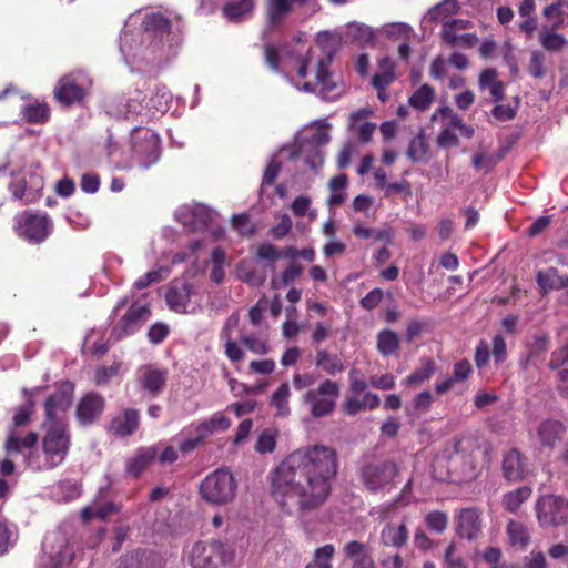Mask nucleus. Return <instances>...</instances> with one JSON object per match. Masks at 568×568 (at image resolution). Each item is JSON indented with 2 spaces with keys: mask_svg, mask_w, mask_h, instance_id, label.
Here are the masks:
<instances>
[{
  "mask_svg": "<svg viewBox=\"0 0 568 568\" xmlns=\"http://www.w3.org/2000/svg\"><path fill=\"white\" fill-rule=\"evenodd\" d=\"M73 393L74 385L71 382H62L58 385L55 392L47 398L44 403V435L42 438L43 457H27V464L31 469H53L64 462L70 447L65 414L72 404Z\"/></svg>",
  "mask_w": 568,
  "mask_h": 568,
  "instance_id": "obj_4",
  "label": "nucleus"
},
{
  "mask_svg": "<svg viewBox=\"0 0 568 568\" xmlns=\"http://www.w3.org/2000/svg\"><path fill=\"white\" fill-rule=\"evenodd\" d=\"M556 28L544 27L540 31V43L549 51H558L565 44V38L555 31Z\"/></svg>",
  "mask_w": 568,
  "mask_h": 568,
  "instance_id": "obj_55",
  "label": "nucleus"
},
{
  "mask_svg": "<svg viewBox=\"0 0 568 568\" xmlns=\"http://www.w3.org/2000/svg\"><path fill=\"white\" fill-rule=\"evenodd\" d=\"M399 347V337L396 332L383 329L377 335V351L383 356L394 354Z\"/></svg>",
  "mask_w": 568,
  "mask_h": 568,
  "instance_id": "obj_48",
  "label": "nucleus"
},
{
  "mask_svg": "<svg viewBox=\"0 0 568 568\" xmlns=\"http://www.w3.org/2000/svg\"><path fill=\"white\" fill-rule=\"evenodd\" d=\"M179 30L160 12L136 11L125 21L120 50L131 71H146L166 62L176 53Z\"/></svg>",
  "mask_w": 568,
  "mask_h": 568,
  "instance_id": "obj_2",
  "label": "nucleus"
},
{
  "mask_svg": "<svg viewBox=\"0 0 568 568\" xmlns=\"http://www.w3.org/2000/svg\"><path fill=\"white\" fill-rule=\"evenodd\" d=\"M540 527H556L568 523V501L560 496L545 495L535 505Z\"/></svg>",
  "mask_w": 568,
  "mask_h": 568,
  "instance_id": "obj_17",
  "label": "nucleus"
},
{
  "mask_svg": "<svg viewBox=\"0 0 568 568\" xmlns=\"http://www.w3.org/2000/svg\"><path fill=\"white\" fill-rule=\"evenodd\" d=\"M372 111L367 108L359 109L349 115L348 129L361 143H368L376 130V125L368 121Z\"/></svg>",
  "mask_w": 568,
  "mask_h": 568,
  "instance_id": "obj_25",
  "label": "nucleus"
},
{
  "mask_svg": "<svg viewBox=\"0 0 568 568\" xmlns=\"http://www.w3.org/2000/svg\"><path fill=\"white\" fill-rule=\"evenodd\" d=\"M339 389L337 382L326 378L316 388L308 389L302 400L310 407V414L313 417H325L335 410Z\"/></svg>",
  "mask_w": 568,
  "mask_h": 568,
  "instance_id": "obj_12",
  "label": "nucleus"
},
{
  "mask_svg": "<svg viewBox=\"0 0 568 568\" xmlns=\"http://www.w3.org/2000/svg\"><path fill=\"white\" fill-rule=\"evenodd\" d=\"M315 364L328 375H336L346 368L339 356L329 354L326 349L317 351Z\"/></svg>",
  "mask_w": 568,
  "mask_h": 568,
  "instance_id": "obj_43",
  "label": "nucleus"
},
{
  "mask_svg": "<svg viewBox=\"0 0 568 568\" xmlns=\"http://www.w3.org/2000/svg\"><path fill=\"white\" fill-rule=\"evenodd\" d=\"M142 389L151 397H156L164 388L168 372L153 366H143L136 372Z\"/></svg>",
  "mask_w": 568,
  "mask_h": 568,
  "instance_id": "obj_23",
  "label": "nucleus"
},
{
  "mask_svg": "<svg viewBox=\"0 0 568 568\" xmlns=\"http://www.w3.org/2000/svg\"><path fill=\"white\" fill-rule=\"evenodd\" d=\"M234 552L220 540L195 542L187 554L192 568H219L233 560Z\"/></svg>",
  "mask_w": 568,
  "mask_h": 568,
  "instance_id": "obj_11",
  "label": "nucleus"
},
{
  "mask_svg": "<svg viewBox=\"0 0 568 568\" xmlns=\"http://www.w3.org/2000/svg\"><path fill=\"white\" fill-rule=\"evenodd\" d=\"M168 273L169 268L166 267H160L158 270L149 271L134 282V288L143 290L153 283H159L165 278Z\"/></svg>",
  "mask_w": 568,
  "mask_h": 568,
  "instance_id": "obj_58",
  "label": "nucleus"
},
{
  "mask_svg": "<svg viewBox=\"0 0 568 568\" xmlns=\"http://www.w3.org/2000/svg\"><path fill=\"white\" fill-rule=\"evenodd\" d=\"M240 342L253 354L266 355L270 351L268 339L265 336L255 334H242Z\"/></svg>",
  "mask_w": 568,
  "mask_h": 568,
  "instance_id": "obj_51",
  "label": "nucleus"
},
{
  "mask_svg": "<svg viewBox=\"0 0 568 568\" xmlns=\"http://www.w3.org/2000/svg\"><path fill=\"white\" fill-rule=\"evenodd\" d=\"M158 450L155 446L142 447L126 462V474L139 477L142 471L155 459Z\"/></svg>",
  "mask_w": 568,
  "mask_h": 568,
  "instance_id": "obj_32",
  "label": "nucleus"
},
{
  "mask_svg": "<svg viewBox=\"0 0 568 568\" xmlns=\"http://www.w3.org/2000/svg\"><path fill=\"white\" fill-rule=\"evenodd\" d=\"M359 153L358 145L355 141H347L337 156V165L339 169L346 168L354 155Z\"/></svg>",
  "mask_w": 568,
  "mask_h": 568,
  "instance_id": "obj_62",
  "label": "nucleus"
},
{
  "mask_svg": "<svg viewBox=\"0 0 568 568\" xmlns=\"http://www.w3.org/2000/svg\"><path fill=\"white\" fill-rule=\"evenodd\" d=\"M335 554V547L327 544L315 550L313 560L305 568H332L331 560Z\"/></svg>",
  "mask_w": 568,
  "mask_h": 568,
  "instance_id": "obj_54",
  "label": "nucleus"
},
{
  "mask_svg": "<svg viewBox=\"0 0 568 568\" xmlns=\"http://www.w3.org/2000/svg\"><path fill=\"white\" fill-rule=\"evenodd\" d=\"M478 84L481 90L488 89L495 101L504 99V84L497 79V71L495 69H485L481 71Z\"/></svg>",
  "mask_w": 568,
  "mask_h": 568,
  "instance_id": "obj_39",
  "label": "nucleus"
},
{
  "mask_svg": "<svg viewBox=\"0 0 568 568\" xmlns=\"http://www.w3.org/2000/svg\"><path fill=\"white\" fill-rule=\"evenodd\" d=\"M140 425V414L134 408H126L112 417L108 430L118 437H129Z\"/></svg>",
  "mask_w": 568,
  "mask_h": 568,
  "instance_id": "obj_24",
  "label": "nucleus"
},
{
  "mask_svg": "<svg viewBox=\"0 0 568 568\" xmlns=\"http://www.w3.org/2000/svg\"><path fill=\"white\" fill-rule=\"evenodd\" d=\"M256 256L261 260L268 261L271 263V270L274 271V263L281 257V253L273 244L265 242L257 246Z\"/></svg>",
  "mask_w": 568,
  "mask_h": 568,
  "instance_id": "obj_64",
  "label": "nucleus"
},
{
  "mask_svg": "<svg viewBox=\"0 0 568 568\" xmlns=\"http://www.w3.org/2000/svg\"><path fill=\"white\" fill-rule=\"evenodd\" d=\"M23 116L28 122L41 123L49 118V108L45 103H36L24 106Z\"/></svg>",
  "mask_w": 568,
  "mask_h": 568,
  "instance_id": "obj_56",
  "label": "nucleus"
},
{
  "mask_svg": "<svg viewBox=\"0 0 568 568\" xmlns=\"http://www.w3.org/2000/svg\"><path fill=\"white\" fill-rule=\"evenodd\" d=\"M462 0H443L432 7L422 19V24L427 28L428 23L447 21L450 16L457 14L462 10Z\"/></svg>",
  "mask_w": 568,
  "mask_h": 568,
  "instance_id": "obj_27",
  "label": "nucleus"
},
{
  "mask_svg": "<svg viewBox=\"0 0 568 568\" xmlns=\"http://www.w3.org/2000/svg\"><path fill=\"white\" fill-rule=\"evenodd\" d=\"M130 159L124 168L148 169L160 159L159 135L148 128H134L130 141Z\"/></svg>",
  "mask_w": 568,
  "mask_h": 568,
  "instance_id": "obj_9",
  "label": "nucleus"
},
{
  "mask_svg": "<svg viewBox=\"0 0 568 568\" xmlns=\"http://www.w3.org/2000/svg\"><path fill=\"white\" fill-rule=\"evenodd\" d=\"M384 32L388 38L407 40L412 37L413 28L404 22H394L386 24Z\"/></svg>",
  "mask_w": 568,
  "mask_h": 568,
  "instance_id": "obj_60",
  "label": "nucleus"
},
{
  "mask_svg": "<svg viewBox=\"0 0 568 568\" xmlns=\"http://www.w3.org/2000/svg\"><path fill=\"white\" fill-rule=\"evenodd\" d=\"M53 495L58 501H70L80 496V486L74 480H62L54 486Z\"/></svg>",
  "mask_w": 568,
  "mask_h": 568,
  "instance_id": "obj_53",
  "label": "nucleus"
},
{
  "mask_svg": "<svg viewBox=\"0 0 568 568\" xmlns=\"http://www.w3.org/2000/svg\"><path fill=\"white\" fill-rule=\"evenodd\" d=\"M191 295L192 285L190 283L185 281H173L166 291L165 301L171 311L189 313L193 312V310H189Z\"/></svg>",
  "mask_w": 568,
  "mask_h": 568,
  "instance_id": "obj_21",
  "label": "nucleus"
},
{
  "mask_svg": "<svg viewBox=\"0 0 568 568\" xmlns=\"http://www.w3.org/2000/svg\"><path fill=\"white\" fill-rule=\"evenodd\" d=\"M425 521L429 529L437 534H442L447 528L448 516L443 511H430L426 515Z\"/></svg>",
  "mask_w": 568,
  "mask_h": 568,
  "instance_id": "obj_61",
  "label": "nucleus"
},
{
  "mask_svg": "<svg viewBox=\"0 0 568 568\" xmlns=\"http://www.w3.org/2000/svg\"><path fill=\"white\" fill-rule=\"evenodd\" d=\"M231 426V420L223 413H214L210 418L200 422L196 425H191L190 430L194 429L195 433L201 434V437H209L214 433L224 432Z\"/></svg>",
  "mask_w": 568,
  "mask_h": 568,
  "instance_id": "obj_31",
  "label": "nucleus"
},
{
  "mask_svg": "<svg viewBox=\"0 0 568 568\" xmlns=\"http://www.w3.org/2000/svg\"><path fill=\"white\" fill-rule=\"evenodd\" d=\"M345 557L353 561L352 568H375V562L368 547L357 540L347 542L344 547Z\"/></svg>",
  "mask_w": 568,
  "mask_h": 568,
  "instance_id": "obj_29",
  "label": "nucleus"
},
{
  "mask_svg": "<svg viewBox=\"0 0 568 568\" xmlns=\"http://www.w3.org/2000/svg\"><path fill=\"white\" fill-rule=\"evenodd\" d=\"M475 443L469 438L454 439L436 455L434 470L445 468V473L435 474L444 480L447 477H455L459 481L473 480L479 474L476 458L474 456Z\"/></svg>",
  "mask_w": 568,
  "mask_h": 568,
  "instance_id": "obj_5",
  "label": "nucleus"
},
{
  "mask_svg": "<svg viewBox=\"0 0 568 568\" xmlns=\"http://www.w3.org/2000/svg\"><path fill=\"white\" fill-rule=\"evenodd\" d=\"M141 95L142 93L136 91L135 97L126 100L124 109L120 110L125 118L140 114L144 109L150 111V115H154L156 112L164 113L169 110L172 100V94L165 85H156L148 101L141 100Z\"/></svg>",
  "mask_w": 568,
  "mask_h": 568,
  "instance_id": "obj_16",
  "label": "nucleus"
},
{
  "mask_svg": "<svg viewBox=\"0 0 568 568\" xmlns=\"http://www.w3.org/2000/svg\"><path fill=\"white\" fill-rule=\"evenodd\" d=\"M435 99V90L429 84H423L409 98V104L420 111L430 106Z\"/></svg>",
  "mask_w": 568,
  "mask_h": 568,
  "instance_id": "obj_50",
  "label": "nucleus"
},
{
  "mask_svg": "<svg viewBox=\"0 0 568 568\" xmlns=\"http://www.w3.org/2000/svg\"><path fill=\"white\" fill-rule=\"evenodd\" d=\"M43 550L49 556V562L43 568H65L73 559V551L61 532L45 536Z\"/></svg>",
  "mask_w": 568,
  "mask_h": 568,
  "instance_id": "obj_19",
  "label": "nucleus"
},
{
  "mask_svg": "<svg viewBox=\"0 0 568 568\" xmlns=\"http://www.w3.org/2000/svg\"><path fill=\"white\" fill-rule=\"evenodd\" d=\"M536 280L544 293L568 286V276L559 275L555 267H549L546 271H539Z\"/></svg>",
  "mask_w": 568,
  "mask_h": 568,
  "instance_id": "obj_35",
  "label": "nucleus"
},
{
  "mask_svg": "<svg viewBox=\"0 0 568 568\" xmlns=\"http://www.w3.org/2000/svg\"><path fill=\"white\" fill-rule=\"evenodd\" d=\"M435 362L430 358H423L420 362V366L417 367L410 375H408L403 381V384L405 386L422 385L423 383L432 378V376L435 374Z\"/></svg>",
  "mask_w": 568,
  "mask_h": 568,
  "instance_id": "obj_41",
  "label": "nucleus"
},
{
  "mask_svg": "<svg viewBox=\"0 0 568 568\" xmlns=\"http://www.w3.org/2000/svg\"><path fill=\"white\" fill-rule=\"evenodd\" d=\"M151 315L146 302L138 300L129 301V297L121 298L112 311L113 326L110 337L114 341L122 339L136 333Z\"/></svg>",
  "mask_w": 568,
  "mask_h": 568,
  "instance_id": "obj_7",
  "label": "nucleus"
},
{
  "mask_svg": "<svg viewBox=\"0 0 568 568\" xmlns=\"http://www.w3.org/2000/svg\"><path fill=\"white\" fill-rule=\"evenodd\" d=\"M344 37L346 42L351 41L352 43L364 47L374 43L376 33L371 27L364 23L351 22L346 26Z\"/></svg>",
  "mask_w": 568,
  "mask_h": 568,
  "instance_id": "obj_34",
  "label": "nucleus"
},
{
  "mask_svg": "<svg viewBox=\"0 0 568 568\" xmlns=\"http://www.w3.org/2000/svg\"><path fill=\"white\" fill-rule=\"evenodd\" d=\"M291 388L287 383H282L273 393L270 399V405L274 408L276 417H287L291 415L290 408Z\"/></svg>",
  "mask_w": 568,
  "mask_h": 568,
  "instance_id": "obj_37",
  "label": "nucleus"
},
{
  "mask_svg": "<svg viewBox=\"0 0 568 568\" xmlns=\"http://www.w3.org/2000/svg\"><path fill=\"white\" fill-rule=\"evenodd\" d=\"M254 0H231L223 7L224 16L232 22L245 20L254 10Z\"/></svg>",
  "mask_w": 568,
  "mask_h": 568,
  "instance_id": "obj_36",
  "label": "nucleus"
},
{
  "mask_svg": "<svg viewBox=\"0 0 568 568\" xmlns=\"http://www.w3.org/2000/svg\"><path fill=\"white\" fill-rule=\"evenodd\" d=\"M276 446V433L271 429L263 430L255 444V449L260 454L272 453Z\"/></svg>",
  "mask_w": 568,
  "mask_h": 568,
  "instance_id": "obj_59",
  "label": "nucleus"
},
{
  "mask_svg": "<svg viewBox=\"0 0 568 568\" xmlns=\"http://www.w3.org/2000/svg\"><path fill=\"white\" fill-rule=\"evenodd\" d=\"M471 27V21L466 19L447 20L443 24L442 37L445 42H454L462 31Z\"/></svg>",
  "mask_w": 568,
  "mask_h": 568,
  "instance_id": "obj_52",
  "label": "nucleus"
},
{
  "mask_svg": "<svg viewBox=\"0 0 568 568\" xmlns=\"http://www.w3.org/2000/svg\"><path fill=\"white\" fill-rule=\"evenodd\" d=\"M200 495L203 500L213 506L231 504L237 493V481L226 468H219L209 474L200 484Z\"/></svg>",
  "mask_w": 568,
  "mask_h": 568,
  "instance_id": "obj_8",
  "label": "nucleus"
},
{
  "mask_svg": "<svg viewBox=\"0 0 568 568\" xmlns=\"http://www.w3.org/2000/svg\"><path fill=\"white\" fill-rule=\"evenodd\" d=\"M239 276L252 286H262L266 281L265 273L257 272L251 261H242L237 265Z\"/></svg>",
  "mask_w": 568,
  "mask_h": 568,
  "instance_id": "obj_49",
  "label": "nucleus"
},
{
  "mask_svg": "<svg viewBox=\"0 0 568 568\" xmlns=\"http://www.w3.org/2000/svg\"><path fill=\"white\" fill-rule=\"evenodd\" d=\"M343 36L338 32L322 31L316 37L317 49H310L295 59L298 80L290 78L298 91L313 93L324 101H334L344 93V85L329 71L333 58L339 49Z\"/></svg>",
  "mask_w": 568,
  "mask_h": 568,
  "instance_id": "obj_3",
  "label": "nucleus"
},
{
  "mask_svg": "<svg viewBox=\"0 0 568 568\" xmlns=\"http://www.w3.org/2000/svg\"><path fill=\"white\" fill-rule=\"evenodd\" d=\"M398 475V467L392 460H374L361 468L365 488L372 493L389 490Z\"/></svg>",
  "mask_w": 568,
  "mask_h": 568,
  "instance_id": "obj_14",
  "label": "nucleus"
},
{
  "mask_svg": "<svg viewBox=\"0 0 568 568\" xmlns=\"http://www.w3.org/2000/svg\"><path fill=\"white\" fill-rule=\"evenodd\" d=\"M38 440V435L33 432L29 433L24 438L18 437L13 430L10 432L7 442L6 450L8 455L22 453L23 449L32 447Z\"/></svg>",
  "mask_w": 568,
  "mask_h": 568,
  "instance_id": "obj_47",
  "label": "nucleus"
},
{
  "mask_svg": "<svg viewBox=\"0 0 568 568\" xmlns=\"http://www.w3.org/2000/svg\"><path fill=\"white\" fill-rule=\"evenodd\" d=\"M305 0H267V21L271 26L278 24L292 10L295 2Z\"/></svg>",
  "mask_w": 568,
  "mask_h": 568,
  "instance_id": "obj_40",
  "label": "nucleus"
},
{
  "mask_svg": "<svg viewBox=\"0 0 568 568\" xmlns=\"http://www.w3.org/2000/svg\"><path fill=\"white\" fill-rule=\"evenodd\" d=\"M153 555L148 551H133L121 557L119 568H152Z\"/></svg>",
  "mask_w": 568,
  "mask_h": 568,
  "instance_id": "obj_46",
  "label": "nucleus"
},
{
  "mask_svg": "<svg viewBox=\"0 0 568 568\" xmlns=\"http://www.w3.org/2000/svg\"><path fill=\"white\" fill-rule=\"evenodd\" d=\"M174 216L190 231H201L213 222L215 212L204 204L192 203L181 205Z\"/></svg>",
  "mask_w": 568,
  "mask_h": 568,
  "instance_id": "obj_18",
  "label": "nucleus"
},
{
  "mask_svg": "<svg viewBox=\"0 0 568 568\" xmlns=\"http://www.w3.org/2000/svg\"><path fill=\"white\" fill-rule=\"evenodd\" d=\"M14 227L19 237L31 244H38L51 233L52 222L47 214L23 212L16 215Z\"/></svg>",
  "mask_w": 568,
  "mask_h": 568,
  "instance_id": "obj_15",
  "label": "nucleus"
},
{
  "mask_svg": "<svg viewBox=\"0 0 568 568\" xmlns=\"http://www.w3.org/2000/svg\"><path fill=\"white\" fill-rule=\"evenodd\" d=\"M506 534L509 544L520 549L526 548L530 542V532L528 527L515 519H510L506 527Z\"/></svg>",
  "mask_w": 568,
  "mask_h": 568,
  "instance_id": "obj_38",
  "label": "nucleus"
},
{
  "mask_svg": "<svg viewBox=\"0 0 568 568\" xmlns=\"http://www.w3.org/2000/svg\"><path fill=\"white\" fill-rule=\"evenodd\" d=\"M565 433V426L555 419L544 420L537 428V435L541 445L550 448L562 439Z\"/></svg>",
  "mask_w": 568,
  "mask_h": 568,
  "instance_id": "obj_30",
  "label": "nucleus"
},
{
  "mask_svg": "<svg viewBox=\"0 0 568 568\" xmlns=\"http://www.w3.org/2000/svg\"><path fill=\"white\" fill-rule=\"evenodd\" d=\"M331 124L327 119H320L306 125L296 136L297 150L292 158H300L311 170L317 171L324 162L323 146L331 141Z\"/></svg>",
  "mask_w": 568,
  "mask_h": 568,
  "instance_id": "obj_6",
  "label": "nucleus"
},
{
  "mask_svg": "<svg viewBox=\"0 0 568 568\" xmlns=\"http://www.w3.org/2000/svg\"><path fill=\"white\" fill-rule=\"evenodd\" d=\"M408 540V529L405 523L387 524L381 532V542L385 547L402 548Z\"/></svg>",
  "mask_w": 568,
  "mask_h": 568,
  "instance_id": "obj_33",
  "label": "nucleus"
},
{
  "mask_svg": "<svg viewBox=\"0 0 568 568\" xmlns=\"http://www.w3.org/2000/svg\"><path fill=\"white\" fill-rule=\"evenodd\" d=\"M527 471L526 458L517 449L513 448L504 455L503 473L507 480H521Z\"/></svg>",
  "mask_w": 568,
  "mask_h": 568,
  "instance_id": "obj_26",
  "label": "nucleus"
},
{
  "mask_svg": "<svg viewBox=\"0 0 568 568\" xmlns=\"http://www.w3.org/2000/svg\"><path fill=\"white\" fill-rule=\"evenodd\" d=\"M43 180L38 174L30 175V185L27 182H19L18 184H11L10 189L16 200H23L24 203L34 202L41 194L43 189Z\"/></svg>",
  "mask_w": 568,
  "mask_h": 568,
  "instance_id": "obj_28",
  "label": "nucleus"
},
{
  "mask_svg": "<svg viewBox=\"0 0 568 568\" xmlns=\"http://www.w3.org/2000/svg\"><path fill=\"white\" fill-rule=\"evenodd\" d=\"M531 488L523 486L503 496V506L509 513H516L520 506L531 496Z\"/></svg>",
  "mask_w": 568,
  "mask_h": 568,
  "instance_id": "obj_45",
  "label": "nucleus"
},
{
  "mask_svg": "<svg viewBox=\"0 0 568 568\" xmlns=\"http://www.w3.org/2000/svg\"><path fill=\"white\" fill-rule=\"evenodd\" d=\"M336 452L324 445H308L288 454L268 475L270 491L287 514L311 511L329 497L337 475Z\"/></svg>",
  "mask_w": 568,
  "mask_h": 568,
  "instance_id": "obj_1",
  "label": "nucleus"
},
{
  "mask_svg": "<svg viewBox=\"0 0 568 568\" xmlns=\"http://www.w3.org/2000/svg\"><path fill=\"white\" fill-rule=\"evenodd\" d=\"M105 408L102 395L89 392L81 397L77 405L75 417L79 424L88 426L100 418Z\"/></svg>",
  "mask_w": 568,
  "mask_h": 568,
  "instance_id": "obj_20",
  "label": "nucleus"
},
{
  "mask_svg": "<svg viewBox=\"0 0 568 568\" xmlns=\"http://www.w3.org/2000/svg\"><path fill=\"white\" fill-rule=\"evenodd\" d=\"M432 122L439 123L442 126L437 136L439 148L457 146L459 143L457 133L467 139L474 135V129L448 105L438 108L432 115Z\"/></svg>",
  "mask_w": 568,
  "mask_h": 568,
  "instance_id": "obj_10",
  "label": "nucleus"
},
{
  "mask_svg": "<svg viewBox=\"0 0 568 568\" xmlns=\"http://www.w3.org/2000/svg\"><path fill=\"white\" fill-rule=\"evenodd\" d=\"M379 71L373 77V85L378 90H384L395 80L394 62L388 57H384L378 62Z\"/></svg>",
  "mask_w": 568,
  "mask_h": 568,
  "instance_id": "obj_44",
  "label": "nucleus"
},
{
  "mask_svg": "<svg viewBox=\"0 0 568 568\" xmlns=\"http://www.w3.org/2000/svg\"><path fill=\"white\" fill-rule=\"evenodd\" d=\"M481 532V513L475 507L462 509L457 516V534L460 538L474 540Z\"/></svg>",
  "mask_w": 568,
  "mask_h": 568,
  "instance_id": "obj_22",
  "label": "nucleus"
},
{
  "mask_svg": "<svg viewBox=\"0 0 568 568\" xmlns=\"http://www.w3.org/2000/svg\"><path fill=\"white\" fill-rule=\"evenodd\" d=\"M92 84V78L87 71L74 70L59 80L54 89V97L60 103L70 105L82 101Z\"/></svg>",
  "mask_w": 568,
  "mask_h": 568,
  "instance_id": "obj_13",
  "label": "nucleus"
},
{
  "mask_svg": "<svg viewBox=\"0 0 568 568\" xmlns=\"http://www.w3.org/2000/svg\"><path fill=\"white\" fill-rule=\"evenodd\" d=\"M427 151L428 149L424 135L418 134L410 141L407 150V156L413 162H420L426 158Z\"/></svg>",
  "mask_w": 568,
  "mask_h": 568,
  "instance_id": "obj_57",
  "label": "nucleus"
},
{
  "mask_svg": "<svg viewBox=\"0 0 568 568\" xmlns=\"http://www.w3.org/2000/svg\"><path fill=\"white\" fill-rule=\"evenodd\" d=\"M16 542L13 528L0 521V556L9 551Z\"/></svg>",
  "mask_w": 568,
  "mask_h": 568,
  "instance_id": "obj_63",
  "label": "nucleus"
},
{
  "mask_svg": "<svg viewBox=\"0 0 568 568\" xmlns=\"http://www.w3.org/2000/svg\"><path fill=\"white\" fill-rule=\"evenodd\" d=\"M353 233L359 239H374L375 241L385 242L386 244H390L394 239V232L390 227L372 229L362 223H356L353 226Z\"/></svg>",
  "mask_w": 568,
  "mask_h": 568,
  "instance_id": "obj_42",
  "label": "nucleus"
}]
</instances>
